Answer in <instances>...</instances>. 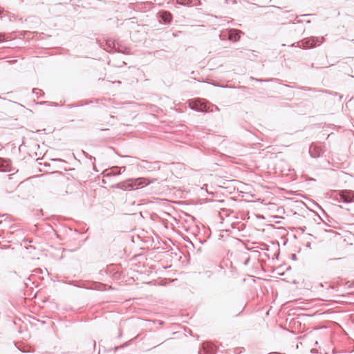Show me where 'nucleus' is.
Masks as SVG:
<instances>
[{"label":"nucleus","mask_w":354,"mask_h":354,"mask_svg":"<svg viewBox=\"0 0 354 354\" xmlns=\"http://www.w3.org/2000/svg\"><path fill=\"white\" fill-rule=\"evenodd\" d=\"M156 194L168 195L171 191L176 188V177L174 176L170 165L161 162L156 161Z\"/></svg>","instance_id":"f257e3e1"},{"label":"nucleus","mask_w":354,"mask_h":354,"mask_svg":"<svg viewBox=\"0 0 354 354\" xmlns=\"http://www.w3.org/2000/svg\"><path fill=\"white\" fill-rule=\"evenodd\" d=\"M156 273L171 267V246L167 241H163L156 237Z\"/></svg>","instance_id":"f03ea898"},{"label":"nucleus","mask_w":354,"mask_h":354,"mask_svg":"<svg viewBox=\"0 0 354 354\" xmlns=\"http://www.w3.org/2000/svg\"><path fill=\"white\" fill-rule=\"evenodd\" d=\"M333 200L346 203L354 202V191L351 189L335 191Z\"/></svg>","instance_id":"7ed1b4c3"},{"label":"nucleus","mask_w":354,"mask_h":354,"mask_svg":"<svg viewBox=\"0 0 354 354\" xmlns=\"http://www.w3.org/2000/svg\"><path fill=\"white\" fill-rule=\"evenodd\" d=\"M189 108L197 112L209 113L213 112L212 109H209L207 102L202 99L192 100L189 102Z\"/></svg>","instance_id":"20e7f679"},{"label":"nucleus","mask_w":354,"mask_h":354,"mask_svg":"<svg viewBox=\"0 0 354 354\" xmlns=\"http://www.w3.org/2000/svg\"><path fill=\"white\" fill-rule=\"evenodd\" d=\"M324 37L319 38L316 37H311L304 39L301 41V45L304 48H311L320 45L322 43L324 42Z\"/></svg>","instance_id":"39448f33"},{"label":"nucleus","mask_w":354,"mask_h":354,"mask_svg":"<svg viewBox=\"0 0 354 354\" xmlns=\"http://www.w3.org/2000/svg\"><path fill=\"white\" fill-rule=\"evenodd\" d=\"M156 18L159 24L169 25L172 20V15L169 11L160 10L158 12Z\"/></svg>","instance_id":"423d86ee"},{"label":"nucleus","mask_w":354,"mask_h":354,"mask_svg":"<svg viewBox=\"0 0 354 354\" xmlns=\"http://www.w3.org/2000/svg\"><path fill=\"white\" fill-rule=\"evenodd\" d=\"M324 153V150L321 146L315 143H312L309 147V154L313 158L320 157Z\"/></svg>","instance_id":"0eeeda50"},{"label":"nucleus","mask_w":354,"mask_h":354,"mask_svg":"<svg viewBox=\"0 0 354 354\" xmlns=\"http://www.w3.org/2000/svg\"><path fill=\"white\" fill-rule=\"evenodd\" d=\"M158 225L160 228H164V229H169L172 227V224L171 222L168 220L167 218H165L162 216V215H159L156 214V226Z\"/></svg>","instance_id":"6e6552de"},{"label":"nucleus","mask_w":354,"mask_h":354,"mask_svg":"<svg viewBox=\"0 0 354 354\" xmlns=\"http://www.w3.org/2000/svg\"><path fill=\"white\" fill-rule=\"evenodd\" d=\"M215 347L209 344H203V348L198 351V354H215Z\"/></svg>","instance_id":"1a4fd4ad"},{"label":"nucleus","mask_w":354,"mask_h":354,"mask_svg":"<svg viewBox=\"0 0 354 354\" xmlns=\"http://www.w3.org/2000/svg\"><path fill=\"white\" fill-rule=\"evenodd\" d=\"M241 30L236 29H230L228 32V39L233 41H236L240 39Z\"/></svg>","instance_id":"9d476101"},{"label":"nucleus","mask_w":354,"mask_h":354,"mask_svg":"<svg viewBox=\"0 0 354 354\" xmlns=\"http://www.w3.org/2000/svg\"><path fill=\"white\" fill-rule=\"evenodd\" d=\"M11 164L10 160L0 158V171H9L10 170Z\"/></svg>","instance_id":"9b49d317"},{"label":"nucleus","mask_w":354,"mask_h":354,"mask_svg":"<svg viewBox=\"0 0 354 354\" xmlns=\"http://www.w3.org/2000/svg\"><path fill=\"white\" fill-rule=\"evenodd\" d=\"M156 285H160V286H165L166 285L167 282V279H162V277H158L156 281Z\"/></svg>","instance_id":"f8f14e48"},{"label":"nucleus","mask_w":354,"mask_h":354,"mask_svg":"<svg viewBox=\"0 0 354 354\" xmlns=\"http://www.w3.org/2000/svg\"><path fill=\"white\" fill-rule=\"evenodd\" d=\"M178 4L182 6H188L192 3V0H176Z\"/></svg>","instance_id":"ddd939ff"},{"label":"nucleus","mask_w":354,"mask_h":354,"mask_svg":"<svg viewBox=\"0 0 354 354\" xmlns=\"http://www.w3.org/2000/svg\"><path fill=\"white\" fill-rule=\"evenodd\" d=\"M156 207H157L158 206H160L161 205L165 204V203H168L169 201L165 200V199H161V198L156 197Z\"/></svg>","instance_id":"4468645a"},{"label":"nucleus","mask_w":354,"mask_h":354,"mask_svg":"<svg viewBox=\"0 0 354 354\" xmlns=\"http://www.w3.org/2000/svg\"><path fill=\"white\" fill-rule=\"evenodd\" d=\"M209 106V109L216 110L217 111H220V109L215 104H211Z\"/></svg>","instance_id":"2eb2a0df"},{"label":"nucleus","mask_w":354,"mask_h":354,"mask_svg":"<svg viewBox=\"0 0 354 354\" xmlns=\"http://www.w3.org/2000/svg\"><path fill=\"white\" fill-rule=\"evenodd\" d=\"M161 214H162V216H165L166 217L169 218H171V219H173V218H174L172 217V216H171L170 214L167 213V212H161Z\"/></svg>","instance_id":"dca6fc26"},{"label":"nucleus","mask_w":354,"mask_h":354,"mask_svg":"<svg viewBox=\"0 0 354 354\" xmlns=\"http://www.w3.org/2000/svg\"><path fill=\"white\" fill-rule=\"evenodd\" d=\"M301 89L302 90H304V91H317V89L315 88H311V87H301Z\"/></svg>","instance_id":"f3484780"},{"label":"nucleus","mask_w":354,"mask_h":354,"mask_svg":"<svg viewBox=\"0 0 354 354\" xmlns=\"http://www.w3.org/2000/svg\"><path fill=\"white\" fill-rule=\"evenodd\" d=\"M341 258H330L328 259V261H337V260H340Z\"/></svg>","instance_id":"a211bd4d"},{"label":"nucleus","mask_w":354,"mask_h":354,"mask_svg":"<svg viewBox=\"0 0 354 354\" xmlns=\"http://www.w3.org/2000/svg\"><path fill=\"white\" fill-rule=\"evenodd\" d=\"M250 261V257H248L245 261H244V265L247 266L248 264V262Z\"/></svg>","instance_id":"6ab92c4d"},{"label":"nucleus","mask_w":354,"mask_h":354,"mask_svg":"<svg viewBox=\"0 0 354 354\" xmlns=\"http://www.w3.org/2000/svg\"><path fill=\"white\" fill-rule=\"evenodd\" d=\"M53 174L55 176H60L61 175V173L60 172H58V171H56V172H54Z\"/></svg>","instance_id":"aec40b11"},{"label":"nucleus","mask_w":354,"mask_h":354,"mask_svg":"<svg viewBox=\"0 0 354 354\" xmlns=\"http://www.w3.org/2000/svg\"><path fill=\"white\" fill-rule=\"evenodd\" d=\"M269 354H281V353H277V352H272V353H270Z\"/></svg>","instance_id":"412c9836"},{"label":"nucleus","mask_w":354,"mask_h":354,"mask_svg":"<svg viewBox=\"0 0 354 354\" xmlns=\"http://www.w3.org/2000/svg\"><path fill=\"white\" fill-rule=\"evenodd\" d=\"M3 41V36L0 35V41Z\"/></svg>","instance_id":"4be33fe9"},{"label":"nucleus","mask_w":354,"mask_h":354,"mask_svg":"<svg viewBox=\"0 0 354 354\" xmlns=\"http://www.w3.org/2000/svg\"><path fill=\"white\" fill-rule=\"evenodd\" d=\"M163 323H164V322H162V321H159V322H158V324H159L160 325L163 324Z\"/></svg>","instance_id":"5701e85b"},{"label":"nucleus","mask_w":354,"mask_h":354,"mask_svg":"<svg viewBox=\"0 0 354 354\" xmlns=\"http://www.w3.org/2000/svg\"><path fill=\"white\" fill-rule=\"evenodd\" d=\"M252 80H255L256 81H262L261 80L255 79L254 77H252Z\"/></svg>","instance_id":"b1692460"},{"label":"nucleus","mask_w":354,"mask_h":354,"mask_svg":"<svg viewBox=\"0 0 354 354\" xmlns=\"http://www.w3.org/2000/svg\"><path fill=\"white\" fill-rule=\"evenodd\" d=\"M296 257V255L295 254H292V259H295Z\"/></svg>","instance_id":"393cba45"},{"label":"nucleus","mask_w":354,"mask_h":354,"mask_svg":"<svg viewBox=\"0 0 354 354\" xmlns=\"http://www.w3.org/2000/svg\"><path fill=\"white\" fill-rule=\"evenodd\" d=\"M307 247H310V243H308Z\"/></svg>","instance_id":"a878e982"},{"label":"nucleus","mask_w":354,"mask_h":354,"mask_svg":"<svg viewBox=\"0 0 354 354\" xmlns=\"http://www.w3.org/2000/svg\"><path fill=\"white\" fill-rule=\"evenodd\" d=\"M322 92L328 93V91H322Z\"/></svg>","instance_id":"bb28decb"},{"label":"nucleus","mask_w":354,"mask_h":354,"mask_svg":"<svg viewBox=\"0 0 354 354\" xmlns=\"http://www.w3.org/2000/svg\"><path fill=\"white\" fill-rule=\"evenodd\" d=\"M174 280H175V279H172V280H170L169 281H170V282H171V281H174Z\"/></svg>","instance_id":"cd10ccee"}]
</instances>
